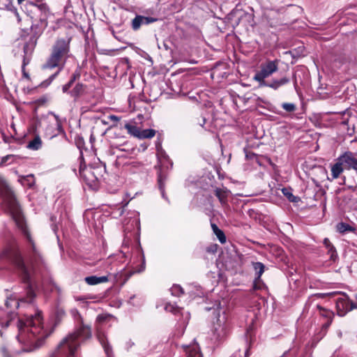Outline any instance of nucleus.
<instances>
[{
    "mask_svg": "<svg viewBox=\"0 0 357 357\" xmlns=\"http://www.w3.org/2000/svg\"><path fill=\"white\" fill-rule=\"evenodd\" d=\"M324 244L326 248L328 249V252L331 254V258L333 260H335V257L336 256V250L332 243L330 242L329 239L326 238L324 240Z\"/></svg>",
    "mask_w": 357,
    "mask_h": 357,
    "instance_id": "obj_21",
    "label": "nucleus"
},
{
    "mask_svg": "<svg viewBox=\"0 0 357 357\" xmlns=\"http://www.w3.org/2000/svg\"><path fill=\"white\" fill-rule=\"evenodd\" d=\"M278 63L279 61L275 59L267 61L260 65L259 70L253 77V79L259 83V87H264L267 82L266 79L278 71Z\"/></svg>",
    "mask_w": 357,
    "mask_h": 357,
    "instance_id": "obj_6",
    "label": "nucleus"
},
{
    "mask_svg": "<svg viewBox=\"0 0 357 357\" xmlns=\"http://www.w3.org/2000/svg\"><path fill=\"white\" fill-rule=\"evenodd\" d=\"M11 303H14L15 306L16 307H17L19 306V305H20L19 301H14V300H10V301H7L6 302V306H7V307H11V306H12Z\"/></svg>",
    "mask_w": 357,
    "mask_h": 357,
    "instance_id": "obj_36",
    "label": "nucleus"
},
{
    "mask_svg": "<svg viewBox=\"0 0 357 357\" xmlns=\"http://www.w3.org/2000/svg\"><path fill=\"white\" fill-rule=\"evenodd\" d=\"M42 144L41 139L39 137H35L33 140L29 142L28 148L33 150H38L40 148Z\"/></svg>",
    "mask_w": 357,
    "mask_h": 357,
    "instance_id": "obj_22",
    "label": "nucleus"
},
{
    "mask_svg": "<svg viewBox=\"0 0 357 357\" xmlns=\"http://www.w3.org/2000/svg\"><path fill=\"white\" fill-rule=\"evenodd\" d=\"M145 267H146V265H145V259H142V264L140 265V266L137 269L135 270V271L137 273H142L143 272L144 270H145Z\"/></svg>",
    "mask_w": 357,
    "mask_h": 357,
    "instance_id": "obj_35",
    "label": "nucleus"
},
{
    "mask_svg": "<svg viewBox=\"0 0 357 357\" xmlns=\"http://www.w3.org/2000/svg\"><path fill=\"white\" fill-rule=\"evenodd\" d=\"M254 269L256 271V274L257 275V279H259L261 275L263 274L264 271V266L261 262H255L253 264Z\"/></svg>",
    "mask_w": 357,
    "mask_h": 357,
    "instance_id": "obj_24",
    "label": "nucleus"
},
{
    "mask_svg": "<svg viewBox=\"0 0 357 357\" xmlns=\"http://www.w3.org/2000/svg\"><path fill=\"white\" fill-rule=\"evenodd\" d=\"M336 294H337V292H331V293H328V294H317L314 295V296H317L318 298H324L325 296H333Z\"/></svg>",
    "mask_w": 357,
    "mask_h": 357,
    "instance_id": "obj_37",
    "label": "nucleus"
},
{
    "mask_svg": "<svg viewBox=\"0 0 357 357\" xmlns=\"http://www.w3.org/2000/svg\"><path fill=\"white\" fill-rule=\"evenodd\" d=\"M344 167L341 164V162L339 161L338 159H337V162L331 167V176L332 179L337 178L343 172Z\"/></svg>",
    "mask_w": 357,
    "mask_h": 357,
    "instance_id": "obj_14",
    "label": "nucleus"
},
{
    "mask_svg": "<svg viewBox=\"0 0 357 357\" xmlns=\"http://www.w3.org/2000/svg\"><path fill=\"white\" fill-rule=\"evenodd\" d=\"M155 135V130L153 129L141 130L139 139H151Z\"/></svg>",
    "mask_w": 357,
    "mask_h": 357,
    "instance_id": "obj_20",
    "label": "nucleus"
},
{
    "mask_svg": "<svg viewBox=\"0 0 357 357\" xmlns=\"http://www.w3.org/2000/svg\"><path fill=\"white\" fill-rule=\"evenodd\" d=\"M333 319H327L326 321L323 324V328L326 330L331 324Z\"/></svg>",
    "mask_w": 357,
    "mask_h": 357,
    "instance_id": "obj_38",
    "label": "nucleus"
},
{
    "mask_svg": "<svg viewBox=\"0 0 357 357\" xmlns=\"http://www.w3.org/2000/svg\"><path fill=\"white\" fill-rule=\"evenodd\" d=\"M356 307V305L344 294L336 300L337 314L340 317L344 316L348 312Z\"/></svg>",
    "mask_w": 357,
    "mask_h": 357,
    "instance_id": "obj_7",
    "label": "nucleus"
},
{
    "mask_svg": "<svg viewBox=\"0 0 357 357\" xmlns=\"http://www.w3.org/2000/svg\"><path fill=\"white\" fill-rule=\"evenodd\" d=\"M187 357H200L199 348L197 344L183 346Z\"/></svg>",
    "mask_w": 357,
    "mask_h": 357,
    "instance_id": "obj_12",
    "label": "nucleus"
},
{
    "mask_svg": "<svg viewBox=\"0 0 357 357\" xmlns=\"http://www.w3.org/2000/svg\"><path fill=\"white\" fill-rule=\"evenodd\" d=\"M91 329L87 326H82L76 332L70 334L59 344L55 357H74V352L80 342L91 337Z\"/></svg>",
    "mask_w": 357,
    "mask_h": 357,
    "instance_id": "obj_2",
    "label": "nucleus"
},
{
    "mask_svg": "<svg viewBox=\"0 0 357 357\" xmlns=\"http://www.w3.org/2000/svg\"><path fill=\"white\" fill-rule=\"evenodd\" d=\"M157 19L151 17H144L137 15L132 21V28L133 30H138L142 25L149 24L155 22Z\"/></svg>",
    "mask_w": 357,
    "mask_h": 357,
    "instance_id": "obj_10",
    "label": "nucleus"
},
{
    "mask_svg": "<svg viewBox=\"0 0 357 357\" xmlns=\"http://www.w3.org/2000/svg\"><path fill=\"white\" fill-rule=\"evenodd\" d=\"M289 82L290 79L288 77H284L280 79H275L270 82H267L264 86L269 87L273 90H278L280 86L288 84Z\"/></svg>",
    "mask_w": 357,
    "mask_h": 357,
    "instance_id": "obj_11",
    "label": "nucleus"
},
{
    "mask_svg": "<svg viewBox=\"0 0 357 357\" xmlns=\"http://www.w3.org/2000/svg\"><path fill=\"white\" fill-rule=\"evenodd\" d=\"M1 180H2V178H1V176H0V183L1 182Z\"/></svg>",
    "mask_w": 357,
    "mask_h": 357,
    "instance_id": "obj_48",
    "label": "nucleus"
},
{
    "mask_svg": "<svg viewBox=\"0 0 357 357\" xmlns=\"http://www.w3.org/2000/svg\"><path fill=\"white\" fill-rule=\"evenodd\" d=\"M24 182L29 187H32L35 184V178L33 175L30 174L24 177Z\"/></svg>",
    "mask_w": 357,
    "mask_h": 357,
    "instance_id": "obj_29",
    "label": "nucleus"
},
{
    "mask_svg": "<svg viewBox=\"0 0 357 357\" xmlns=\"http://www.w3.org/2000/svg\"><path fill=\"white\" fill-rule=\"evenodd\" d=\"M18 329L17 340L24 345V351H32L40 347L47 336L42 326L40 312H36L34 317L26 318L25 321L20 319Z\"/></svg>",
    "mask_w": 357,
    "mask_h": 357,
    "instance_id": "obj_1",
    "label": "nucleus"
},
{
    "mask_svg": "<svg viewBox=\"0 0 357 357\" xmlns=\"http://www.w3.org/2000/svg\"><path fill=\"white\" fill-rule=\"evenodd\" d=\"M22 71H23V75L24 77H25L27 79H29V75L28 73H26L24 70V68L23 67V69H22Z\"/></svg>",
    "mask_w": 357,
    "mask_h": 357,
    "instance_id": "obj_44",
    "label": "nucleus"
},
{
    "mask_svg": "<svg viewBox=\"0 0 357 357\" xmlns=\"http://www.w3.org/2000/svg\"><path fill=\"white\" fill-rule=\"evenodd\" d=\"M259 286H258V284H257V282L255 283L254 284V289H259Z\"/></svg>",
    "mask_w": 357,
    "mask_h": 357,
    "instance_id": "obj_45",
    "label": "nucleus"
},
{
    "mask_svg": "<svg viewBox=\"0 0 357 357\" xmlns=\"http://www.w3.org/2000/svg\"><path fill=\"white\" fill-rule=\"evenodd\" d=\"M345 169H355L357 172V158L352 152L347 151L337 158Z\"/></svg>",
    "mask_w": 357,
    "mask_h": 357,
    "instance_id": "obj_8",
    "label": "nucleus"
},
{
    "mask_svg": "<svg viewBox=\"0 0 357 357\" xmlns=\"http://www.w3.org/2000/svg\"><path fill=\"white\" fill-rule=\"evenodd\" d=\"M58 73H59V72H57L56 73H55V74H54V75H51V76L49 77V79H47V80H45V82H43L41 84V85H42V86H46L49 85V84L51 83V82H52V81L55 78V77L57 75Z\"/></svg>",
    "mask_w": 357,
    "mask_h": 357,
    "instance_id": "obj_33",
    "label": "nucleus"
},
{
    "mask_svg": "<svg viewBox=\"0 0 357 357\" xmlns=\"http://www.w3.org/2000/svg\"><path fill=\"white\" fill-rule=\"evenodd\" d=\"M132 345H134V342L131 340H129L126 342V347L128 349H130Z\"/></svg>",
    "mask_w": 357,
    "mask_h": 357,
    "instance_id": "obj_42",
    "label": "nucleus"
},
{
    "mask_svg": "<svg viewBox=\"0 0 357 357\" xmlns=\"http://www.w3.org/2000/svg\"><path fill=\"white\" fill-rule=\"evenodd\" d=\"M215 195L218 198L220 202L224 205L227 202L229 191L226 189L216 188L215 190Z\"/></svg>",
    "mask_w": 357,
    "mask_h": 357,
    "instance_id": "obj_16",
    "label": "nucleus"
},
{
    "mask_svg": "<svg viewBox=\"0 0 357 357\" xmlns=\"http://www.w3.org/2000/svg\"><path fill=\"white\" fill-rule=\"evenodd\" d=\"M73 82V80H71L68 84H65L63 86V92H66V91H67L69 89V88L71 86V84H72Z\"/></svg>",
    "mask_w": 357,
    "mask_h": 357,
    "instance_id": "obj_40",
    "label": "nucleus"
},
{
    "mask_svg": "<svg viewBox=\"0 0 357 357\" xmlns=\"http://www.w3.org/2000/svg\"><path fill=\"white\" fill-rule=\"evenodd\" d=\"M7 205L10 213L16 223V225L26 235L27 240L29 241L30 244L32 246V250L34 252H36L35 244L27 231L26 223L24 221V218L23 214L22 213L20 206L17 202L15 197L14 196H10L7 200Z\"/></svg>",
    "mask_w": 357,
    "mask_h": 357,
    "instance_id": "obj_5",
    "label": "nucleus"
},
{
    "mask_svg": "<svg viewBox=\"0 0 357 357\" xmlns=\"http://www.w3.org/2000/svg\"><path fill=\"white\" fill-rule=\"evenodd\" d=\"M211 228L213 233L216 235L220 242L221 243H225L226 242V236L224 232L221 229H220L215 223H211Z\"/></svg>",
    "mask_w": 357,
    "mask_h": 357,
    "instance_id": "obj_17",
    "label": "nucleus"
},
{
    "mask_svg": "<svg viewBox=\"0 0 357 357\" xmlns=\"http://www.w3.org/2000/svg\"><path fill=\"white\" fill-rule=\"evenodd\" d=\"M172 294L174 296H180L181 294H183V289L178 286V285H175L172 288Z\"/></svg>",
    "mask_w": 357,
    "mask_h": 357,
    "instance_id": "obj_30",
    "label": "nucleus"
},
{
    "mask_svg": "<svg viewBox=\"0 0 357 357\" xmlns=\"http://www.w3.org/2000/svg\"><path fill=\"white\" fill-rule=\"evenodd\" d=\"M317 308L319 310L320 315L326 319H333L334 314L333 312L322 307L320 305H317Z\"/></svg>",
    "mask_w": 357,
    "mask_h": 357,
    "instance_id": "obj_23",
    "label": "nucleus"
},
{
    "mask_svg": "<svg viewBox=\"0 0 357 357\" xmlns=\"http://www.w3.org/2000/svg\"><path fill=\"white\" fill-rule=\"evenodd\" d=\"M35 297V294L32 289H29L27 292V297L23 298L20 300L21 303H31L32 300Z\"/></svg>",
    "mask_w": 357,
    "mask_h": 357,
    "instance_id": "obj_26",
    "label": "nucleus"
},
{
    "mask_svg": "<svg viewBox=\"0 0 357 357\" xmlns=\"http://www.w3.org/2000/svg\"><path fill=\"white\" fill-rule=\"evenodd\" d=\"M109 118L112 120V121H114L116 122L119 121V118L116 116H114V115H110L109 116Z\"/></svg>",
    "mask_w": 357,
    "mask_h": 357,
    "instance_id": "obj_43",
    "label": "nucleus"
},
{
    "mask_svg": "<svg viewBox=\"0 0 357 357\" xmlns=\"http://www.w3.org/2000/svg\"><path fill=\"white\" fill-rule=\"evenodd\" d=\"M26 9L30 8L31 11L33 10H38L41 13L46 15L48 11V7L45 3L35 4L33 2H27L25 5Z\"/></svg>",
    "mask_w": 357,
    "mask_h": 357,
    "instance_id": "obj_15",
    "label": "nucleus"
},
{
    "mask_svg": "<svg viewBox=\"0 0 357 357\" xmlns=\"http://www.w3.org/2000/svg\"><path fill=\"white\" fill-rule=\"evenodd\" d=\"M282 107L287 112H294L296 109L294 103L284 102L282 105Z\"/></svg>",
    "mask_w": 357,
    "mask_h": 357,
    "instance_id": "obj_28",
    "label": "nucleus"
},
{
    "mask_svg": "<svg viewBox=\"0 0 357 357\" xmlns=\"http://www.w3.org/2000/svg\"><path fill=\"white\" fill-rule=\"evenodd\" d=\"M165 308L166 311H169L172 312H174L175 310V308L171 305H167Z\"/></svg>",
    "mask_w": 357,
    "mask_h": 357,
    "instance_id": "obj_41",
    "label": "nucleus"
},
{
    "mask_svg": "<svg viewBox=\"0 0 357 357\" xmlns=\"http://www.w3.org/2000/svg\"><path fill=\"white\" fill-rule=\"evenodd\" d=\"M85 282L89 285H95L100 283L106 282L108 281L107 276L98 277L96 275L86 277L84 279Z\"/></svg>",
    "mask_w": 357,
    "mask_h": 357,
    "instance_id": "obj_13",
    "label": "nucleus"
},
{
    "mask_svg": "<svg viewBox=\"0 0 357 357\" xmlns=\"http://www.w3.org/2000/svg\"><path fill=\"white\" fill-rule=\"evenodd\" d=\"M337 230L340 233H344L345 231H351L352 230L351 227L349 225L343 223V222L339 223L337 225Z\"/></svg>",
    "mask_w": 357,
    "mask_h": 357,
    "instance_id": "obj_27",
    "label": "nucleus"
},
{
    "mask_svg": "<svg viewBox=\"0 0 357 357\" xmlns=\"http://www.w3.org/2000/svg\"><path fill=\"white\" fill-rule=\"evenodd\" d=\"M112 318L110 314H99L97 317V321L99 323H103L107 320H109Z\"/></svg>",
    "mask_w": 357,
    "mask_h": 357,
    "instance_id": "obj_32",
    "label": "nucleus"
},
{
    "mask_svg": "<svg viewBox=\"0 0 357 357\" xmlns=\"http://www.w3.org/2000/svg\"><path fill=\"white\" fill-rule=\"evenodd\" d=\"M70 39L58 38L51 47L50 56L43 65V69H63L70 53Z\"/></svg>",
    "mask_w": 357,
    "mask_h": 357,
    "instance_id": "obj_3",
    "label": "nucleus"
},
{
    "mask_svg": "<svg viewBox=\"0 0 357 357\" xmlns=\"http://www.w3.org/2000/svg\"><path fill=\"white\" fill-rule=\"evenodd\" d=\"M17 3L19 4H21L23 1H24L25 0H17Z\"/></svg>",
    "mask_w": 357,
    "mask_h": 357,
    "instance_id": "obj_46",
    "label": "nucleus"
},
{
    "mask_svg": "<svg viewBox=\"0 0 357 357\" xmlns=\"http://www.w3.org/2000/svg\"><path fill=\"white\" fill-rule=\"evenodd\" d=\"M12 317H10V314L6 316V319L4 320L3 317H0V325L3 327H8L10 324V322L12 321Z\"/></svg>",
    "mask_w": 357,
    "mask_h": 357,
    "instance_id": "obj_31",
    "label": "nucleus"
},
{
    "mask_svg": "<svg viewBox=\"0 0 357 357\" xmlns=\"http://www.w3.org/2000/svg\"><path fill=\"white\" fill-rule=\"evenodd\" d=\"M135 273H136V272L135 271H128V272H126L123 275L124 276V282H126L127 280H129V278L133 275Z\"/></svg>",
    "mask_w": 357,
    "mask_h": 357,
    "instance_id": "obj_34",
    "label": "nucleus"
},
{
    "mask_svg": "<svg viewBox=\"0 0 357 357\" xmlns=\"http://www.w3.org/2000/svg\"><path fill=\"white\" fill-rule=\"evenodd\" d=\"M125 128L127 130L128 132L130 135L139 138V134H140V130H141V129L139 128H138L137 126H136L134 124L126 123L125 125Z\"/></svg>",
    "mask_w": 357,
    "mask_h": 357,
    "instance_id": "obj_18",
    "label": "nucleus"
},
{
    "mask_svg": "<svg viewBox=\"0 0 357 357\" xmlns=\"http://www.w3.org/2000/svg\"><path fill=\"white\" fill-rule=\"evenodd\" d=\"M74 92L76 93L77 95H78V93L82 91V85H80V84H77L76 85V86L75 87L74 89Z\"/></svg>",
    "mask_w": 357,
    "mask_h": 357,
    "instance_id": "obj_39",
    "label": "nucleus"
},
{
    "mask_svg": "<svg viewBox=\"0 0 357 357\" xmlns=\"http://www.w3.org/2000/svg\"><path fill=\"white\" fill-rule=\"evenodd\" d=\"M72 312H73V313H75V314H77L79 315L78 311H77V310H73Z\"/></svg>",
    "mask_w": 357,
    "mask_h": 357,
    "instance_id": "obj_47",
    "label": "nucleus"
},
{
    "mask_svg": "<svg viewBox=\"0 0 357 357\" xmlns=\"http://www.w3.org/2000/svg\"><path fill=\"white\" fill-rule=\"evenodd\" d=\"M226 318L225 315L220 316L217 319L216 323L214 324V335L218 340H222L227 333L226 326Z\"/></svg>",
    "mask_w": 357,
    "mask_h": 357,
    "instance_id": "obj_9",
    "label": "nucleus"
},
{
    "mask_svg": "<svg viewBox=\"0 0 357 357\" xmlns=\"http://www.w3.org/2000/svg\"><path fill=\"white\" fill-rule=\"evenodd\" d=\"M98 338L100 344L103 347V348L105 349V351L107 354V355L108 356H110V354L112 353V349L109 347V344L107 342V340L106 337H105V335L103 334L99 333L98 335Z\"/></svg>",
    "mask_w": 357,
    "mask_h": 357,
    "instance_id": "obj_19",
    "label": "nucleus"
},
{
    "mask_svg": "<svg viewBox=\"0 0 357 357\" xmlns=\"http://www.w3.org/2000/svg\"><path fill=\"white\" fill-rule=\"evenodd\" d=\"M282 194L291 202H296L298 200V197H295L291 192L290 189L288 188H282Z\"/></svg>",
    "mask_w": 357,
    "mask_h": 357,
    "instance_id": "obj_25",
    "label": "nucleus"
},
{
    "mask_svg": "<svg viewBox=\"0 0 357 357\" xmlns=\"http://www.w3.org/2000/svg\"><path fill=\"white\" fill-rule=\"evenodd\" d=\"M0 261L15 264L24 275V280H28L29 274L21 257L18 248L14 242L7 244L0 252Z\"/></svg>",
    "mask_w": 357,
    "mask_h": 357,
    "instance_id": "obj_4",
    "label": "nucleus"
}]
</instances>
